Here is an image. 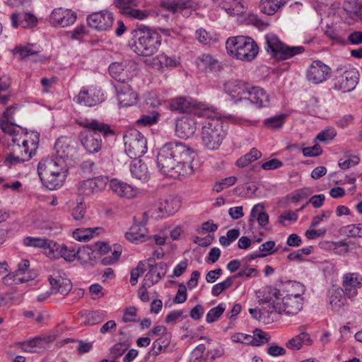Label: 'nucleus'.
Masks as SVG:
<instances>
[{
  "label": "nucleus",
  "instance_id": "nucleus-1",
  "mask_svg": "<svg viewBox=\"0 0 362 362\" xmlns=\"http://www.w3.org/2000/svg\"><path fill=\"white\" fill-rule=\"evenodd\" d=\"M194 151L180 142L165 144L159 151L157 163L160 171L174 179L194 173Z\"/></svg>",
  "mask_w": 362,
  "mask_h": 362
},
{
  "label": "nucleus",
  "instance_id": "nucleus-2",
  "mask_svg": "<svg viewBox=\"0 0 362 362\" xmlns=\"http://www.w3.org/2000/svg\"><path fill=\"white\" fill-rule=\"evenodd\" d=\"M0 127L4 132L12 135V151L6 157V162L16 165L28 160L38 146V134L16 131L13 120L0 119Z\"/></svg>",
  "mask_w": 362,
  "mask_h": 362
},
{
  "label": "nucleus",
  "instance_id": "nucleus-3",
  "mask_svg": "<svg viewBox=\"0 0 362 362\" xmlns=\"http://www.w3.org/2000/svg\"><path fill=\"white\" fill-rule=\"evenodd\" d=\"M80 127L84 128L79 134L81 145L89 153H96L102 148L103 141L100 136L114 135L110 126L95 119H84L78 122Z\"/></svg>",
  "mask_w": 362,
  "mask_h": 362
},
{
  "label": "nucleus",
  "instance_id": "nucleus-4",
  "mask_svg": "<svg viewBox=\"0 0 362 362\" xmlns=\"http://www.w3.org/2000/svg\"><path fill=\"white\" fill-rule=\"evenodd\" d=\"M205 117L200 136L202 144L208 150H218L227 134L226 122L219 117H211L210 110Z\"/></svg>",
  "mask_w": 362,
  "mask_h": 362
},
{
  "label": "nucleus",
  "instance_id": "nucleus-5",
  "mask_svg": "<svg viewBox=\"0 0 362 362\" xmlns=\"http://www.w3.org/2000/svg\"><path fill=\"white\" fill-rule=\"evenodd\" d=\"M37 170L43 185L53 190L62 186L65 180L66 163L64 160L46 158L39 163Z\"/></svg>",
  "mask_w": 362,
  "mask_h": 362
},
{
  "label": "nucleus",
  "instance_id": "nucleus-6",
  "mask_svg": "<svg viewBox=\"0 0 362 362\" xmlns=\"http://www.w3.org/2000/svg\"><path fill=\"white\" fill-rule=\"evenodd\" d=\"M227 53L232 57L243 62L253 61L259 53V47L250 37L238 35L230 37L226 42Z\"/></svg>",
  "mask_w": 362,
  "mask_h": 362
},
{
  "label": "nucleus",
  "instance_id": "nucleus-7",
  "mask_svg": "<svg viewBox=\"0 0 362 362\" xmlns=\"http://www.w3.org/2000/svg\"><path fill=\"white\" fill-rule=\"evenodd\" d=\"M160 35L151 30L139 29L134 32L132 48L141 56H151L155 54L161 44Z\"/></svg>",
  "mask_w": 362,
  "mask_h": 362
},
{
  "label": "nucleus",
  "instance_id": "nucleus-8",
  "mask_svg": "<svg viewBox=\"0 0 362 362\" xmlns=\"http://www.w3.org/2000/svg\"><path fill=\"white\" fill-rule=\"evenodd\" d=\"M266 49L271 55L278 60H285L304 52L301 46L290 47L282 42L279 37L272 33L265 35Z\"/></svg>",
  "mask_w": 362,
  "mask_h": 362
},
{
  "label": "nucleus",
  "instance_id": "nucleus-9",
  "mask_svg": "<svg viewBox=\"0 0 362 362\" xmlns=\"http://www.w3.org/2000/svg\"><path fill=\"white\" fill-rule=\"evenodd\" d=\"M169 109L179 113H189L198 117L206 116L209 112L207 105L189 97H177L169 100Z\"/></svg>",
  "mask_w": 362,
  "mask_h": 362
},
{
  "label": "nucleus",
  "instance_id": "nucleus-10",
  "mask_svg": "<svg viewBox=\"0 0 362 362\" xmlns=\"http://www.w3.org/2000/svg\"><path fill=\"white\" fill-rule=\"evenodd\" d=\"M126 153L132 158L142 156L147 151V141L138 130H128L124 135Z\"/></svg>",
  "mask_w": 362,
  "mask_h": 362
},
{
  "label": "nucleus",
  "instance_id": "nucleus-11",
  "mask_svg": "<svg viewBox=\"0 0 362 362\" xmlns=\"http://www.w3.org/2000/svg\"><path fill=\"white\" fill-rule=\"evenodd\" d=\"M278 294H279V291L274 289V295L276 298V302L273 303L272 309L274 312L279 314L285 313L288 315H294L302 310L303 298L297 299L288 296H282L280 300Z\"/></svg>",
  "mask_w": 362,
  "mask_h": 362
},
{
  "label": "nucleus",
  "instance_id": "nucleus-12",
  "mask_svg": "<svg viewBox=\"0 0 362 362\" xmlns=\"http://www.w3.org/2000/svg\"><path fill=\"white\" fill-rule=\"evenodd\" d=\"M74 100L80 105L93 107L104 101L105 96L100 88L92 86L83 87L74 98Z\"/></svg>",
  "mask_w": 362,
  "mask_h": 362
},
{
  "label": "nucleus",
  "instance_id": "nucleus-13",
  "mask_svg": "<svg viewBox=\"0 0 362 362\" xmlns=\"http://www.w3.org/2000/svg\"><path fill=\"white\" fill-rule=\"evenodd\" d=\"M358 76V72L355 69H350L344 73L338 74L333 79V88L343 93L350 92L356 87Z\"/></svg>",
  "mask_w": 362,
  "mask_h": 362
},
{
  "label": "nucleus",
  "instance_id": "nucleus-14",
  "mask_svg": "<svg viewBox=\"0 0 362 362\" xmlns=\"http://www.w3.org/2000/svg\"><path fill=\"white\" fill-rule=\"evenodd\" d=\"M131 62H114L109 66V73L118 83L129 82L134 75L135 67Z\"/></svg>",
  "mask_w": 362,
  "mask_h": 362
},
{
  "label": "nucleus",
  "instance_id": "nucleus-15",
  "mask_svg": "<svg viewBox=\"0 0 362 362\" xmlns=\"http://www.w3.org/2000/svg\"><path fill=\"white\" fill-rule=\"evenodd\" d=\"M223 87L234 103H238L246 100L250 86L243 81L231 79L226 82Z\"/></svg>",
  "mask_w": 362,
  "mask_h": 362
},
{
  "label": "nucleus",
  "instance_id": "nucleus-16",
  "mask_svg": "<svg viewBox=\"0 0 362 362\" xmlns=\"http://www.w3.org/2000/svg\"><path fill=\"white\" fill-rule=\"evenodd\" d=\"M114 22L112 13L103 10L91 13L87 17L88 25L98 31H105L110 29Z\"/></svg>",
  "mask_w": 362,
  "mask_h": 362
},
{
  "label": "nucleus",
  "instance_id": "nucleus-17",
  "mask_svg": "<svg viewBox=\"0 0 362 362\" xmlns=\"http://www.w3.org/2000/svg\"><path fill=\"white\" fill-rule=\"evenodd\" d=\"M50 291L53 294L66 296L72 288V284L65 273L62 271L54 272L48 278Z\"/></svg>",
  "mask_w": 362,
  "mask_h": 362
},
{
  "label": "nucleus",
  "instance_id": "nucleus-18",
  "mask_svg": "<svg viewBox=\"0 0 362 362\" xmlns=\"http://www.w3.org/2000/svg\"><path fill=\"white\" fill-rule=\"evenodd\" d=\"M107 177H97L80 182L77 185L78 194L83 197H88L98 193L106 187Z\"/></svg>",
  "mask_w": 362,
  "mask_h": 362
},
{
  "label": "nucleus",
  "instance_id": "nucleus-19",
  "mask_svg": "<svg viewBox=\"0 0 362 362\" xmlns=\"http://www.w3.org/2000/svg\"><path fill=\"white\" fill-rule=\"evenodd\" d=\"M330 71L331 69L321 61H313L308 68L306 77L309 82L320 84L328 78Z\"/></svg>",
  "mask_w": 362,
  "mask_h": 362
},
{
  "label": "nucleus",
  "instance_id": "nucleus-20",
  "mask_svg": "<svg viewBox=\"0 0 362 362\" xmlns=\"http://www.w3.org/2000/svg\"><path fill=\"white\" fill-rule=\"evenodd\" d=\"M117 93V98L119 103L122 107H130L136 104L138 94L133 90L128 82L118 83L115 85Z\"/></svg>",
  "mask_w": 362,
  "mask_h": 362
},
{
  "label": "nucleus",
  "instance_id": "nucleus-21",
  "mask_svg": "<svg viewBox=\"0 0 362 362\" xmlns=\"http://www.w3.org/2000/svg\"><path fill=\"white\" fill-rule=\"evenodd\" d=\"M342 286L344 294L349 298L358 295V290L362 288V276L358 272H349L343 275Z\"/></svg>",
  "mask_w": 362,
  "mask_h": 362
},
{
  "label": "nucleus",
  "instance_id": "nucleus-22",
  "mask_svg": "<svg viewBox=\"0 0 362 362\" xmlns=\"http://www.w3.org/2000/svg\"><path fill=\"white\" fill-rule=\"evenodd\" d=\"M55 159L66 161L73 158L76 153L74 142L69 137L59 138L54 145Z\"/></svg>",
  "mask_w": 362,
  "mask_h": 362
},
{
  "label": "nucleus",
  "instance_id": "nucleus-23",
  "mask_svg": "<svg viewBox=\"0 0 362 362\" xmlns=\"http://www.w3.org/2000/svg\"><path fill=\"white\" fill-rule=\"evenodd\" d=\"M76 19V15L74 11L62 8H54L49 17L52 25L62 28L74 24Z\"/></svg>",
  "mask_w": 362,
  "mask_h": 362
},
{
  "label": "nucleus",
  "instance_id": "nucleus-24",
  "mask_svg": "<svg viewBox=\"0 0 362 362\" xmlns=\"http://www.w3.org/2000/svg\"><path fill=\"white\" fill-rule=\"evenodd\" d=\"M109 187L113 194L124 199H134L139 193L138 188L117 179L111 180Z\"/></svg>",
  "mask_w": 362,
  "mask_h": 362
},
{
  "label": "nucleus",
  "instance_id": "nucleus-25",
  "mask_svg": "<svg viewBox=\"0 0 362 362\" xmlns=\"http://www.w3.org/2000/svg\"><path fill=\"white\" fill-rule=\"evenodd\" d=\"M197 129V122L192 117H181L176 121L175 133L181 139H188L194 135Z\"/></svg>",
  "mask_w": 362,
  "mask_h": 362
},
{
  "label": "nucleus",
  "instance_id": "nucleus-26",
  "mask_svg": "<svg viewBox=\"0 0 362 362\" xmlns=\"http://www.w3.org/2000/svg\"><path fill=\"white\" fill-rule=\"evenodd\" d=\"M246 100L258 108L267 107L269 104V96L262 88L258 86L250 87Z\"/></svg>",
  "mask_w": 362,
  "mask_h": 362
},
{
  "label": "nucleus",
  "instance_id": "nucleus-27",
  "mask_svg": "<svg viewBox=\"0 0 362 362\" xmlns=\"http://www.w3.org/2000/svg\"><path fill=\"white\" fill-rule=\"evenodd\" d=\"M196 64L199 70L203 72L219 71L221 68V63L210 54H202L197 59Z\"/></svg>",
  "mask_w": 362,
  "mask_h": 362
},
{
  "label": "nucleus",
  "instance_id": "nucleus-28",
  "mask_svg": "<svg viewBox=\"0 0 362 362\" xmlns=\"http://www.w3.org/2000/svg\"><path fill=\"white\" fill-rule=\"evenodd\" d=\"M12 26L15 28H32L37 23V18L30 13H13L11 16Z\"/></svg>",
  "mask_w": 362,
  "mask_h": 362
},
{
  "label": "nucleus",
  "instance_id": "nucleus-29",
  "mask_svg": "<svg viewBox=\"0 0 362 362\" xmlns=\"http://www.w3.org/2000/svg\"><path fill=\"white\" fill-rule=\"evenodd\" d=\"M148 231L145 225L139 223H134L126 233V238L132 243H142L147 240Z\"/></svg>",
  "mask_w": 362,
  "mask_h": 362
},
{
  "label": "nucleus",
  "instance_id": "nucleus-30",
  "mask_svg": "<svg viewBox=\"0 0 362 362\" xmlns=\"http://www.w3.org/2000/svg\"><path fill=\"white\" fill-rule=\"evenodd\" d=\"M166 267V264L164 263L151 266L144 279L145 285L151 287L158 282L165 275Z\"/></svg>",
  "mask_w": 362,
  "mask_h": 362
},
{
  "label": "nucleus",
  "instance_id": "nucleus-31",
  "mask_svg": "<svg viewBox=\"0 0 362 362\" xmlns=\"http://www.w3.org/2000/svg\"><path fill=\"white\" fill-rule=\"evenodd\" d=\"M193 0H162L163 7L173 13H181L184 10L192 8Z\"/></svg>",
  "mask_w": 362,
  "mask_h": 362
},
{
  "label": "nucleus",
  "instance_id": "nucleus-32",
  "mask_svg": "<svg viewBox=\"0 0 362 362\" xmlns=\"http://www.w3.org/2000/svg\"><path fill=\"white\" fill-rule=\"evenodd\" d=\"M153 60L156 62L154 66L160 71L173 69L180 65V62L176 58L170 57L165 53L159 54Z\"/></svg>",
  "mask_w": 362,
  "mask_h": 362
},
{
  "label": "nucleus",
  "instance_id": "nucleus-33",
  "mask_svg": "<svg viewBox=\"0 0 362 362\" xmlns=\"http://www.w3.org/2000/svg\"><path fill=\"white\" fill-rule=\"evenodd\" d=\"M130 172L132 175L140 180L146 181L150 174L147 165L141 160L134 158L130 164Z\"/></svg>",
  "mask_w": 362,
  "mask_h": 362
},
{
  "label": "nucleus",
  "instance_id": "nucleus-34",
  "mask_svg": "<svg viewBox=\"0 0 362 362\" xmlns=\"http://www.w3.org/2000/svg\"><path fill=\"white\" fill-rule=\"evenodd\" d=\"M180 206L181 204L179 199L168 196L160 199L159 202V210L168 215H173L179 210Z\"/></svg>",
  "mask_w": 362,
  "mask_h": 362
},
{
  "label": "nucleus",
  "instance_id": "nucleus-35",
  "mask_svg": "<svg viewBox=\"0 0 362 362\" xmlns=\"http://www.w3.org/2000/svg\"><path fill=\"white\" fill-rule=\"evenodd\" d=\"M305 293V286L299 282H291L284 286L282 293L279 295L293 298H303Z\"/></svg>",
  "mask_w": 362,
  "mask_h": 362
},
{
  "label": "nucleus",
  "instance_id": "nucleus-36",
  "mask_svg": "<svg viewBox=\"0 0 362 362\" xmlns=\"http://www.w3.org/2000/svg\"><path fill=\"white\" fill-rule=\"evenodd\" d=\"M285 4L284 0H260L259 7L262 13L272 16L276 13Z\"/></svg>",
  "mask_w": 362,
  "mask_h": 362
},
{
  "label": "nucleus",
  "instance_id": "nucleus-37",
  "mask_svg": "<svg viewBox=\"0 0 362 362\" xmlns=\"http://www.w3.org/2000/svg\"><path fill=\"white\" fill-rule=\"evenodd\" d=\"M344 8L351 18L362 21V4L358 0H346Z\"/></svg>",
  "mask_w": 362,
  "mask_h": 362
},
{
  "label": "nucleus",
  "instance_id": "nucleus-38",
  "mask_svg": "<svg viewBox=\"0 0 362 362\" xmlns=\"http://www.w3.org/2000/svg\"><path fill=\"white\" fill-rule=\"evenodd\" d=\"M311 344L312 340L310 334L306 332H302L288 340L286 346L291 350H299L303 345H311Z\"/></svg>",
  "mask_w": 362,
  "mask_h": 362
},
{
  "label": "nucleus",
  "instance_id": "nucleus-39",
  "mask_svg": "<svg viewBox=\"0 0 362 362\" xmlns=\"http://www.w3.org/2000/svg\"><path fill=\"white\" fill-rule=\"evenodd\" d=\"M171 341V334H163L153 343V348L149 352L152 356H158L166 351Z\"/></svg>",
  "mask_w": 362,
  "mask_h": 362
},
{
  "label": "nucleus",
  "instance_id": "nucleus-40",
  "mask_svg": "<svg viewBox=\"0 0 362 362\" xmlns=\"http://www.w3.org/2000/svg\"><path fill=\"white\" fill-rule=\"evenodd\" d=\"M103 230L102 228H77L73 232V238L78 241H88L90 240L95 233L98 234L99 231Z\"/></svg>",
  "mask_w": 362,
  "mask_h": 362
},
{
  "label": "nucleus",
  "instance_id": "nucleus-41",
  "mask_svg": "<svg viewBox=\"0 0 362 362\" xmlns=\"http://www.w3.org/2000/svg\"><path fill=\"white\" fill-rule=\"evenodd\" d=\"M251 217L256 218L259 226L264 227L269 222V215L264 211L262 204L255 205L251 211Z\"/></svg>",
  "mask_w": 362,
  "mask_h": 362
},
{
  "label": "nucleus",
  "instance_id": "nucleus-42",
  "mask_svg": "<svg viewBox=\"0 0 362 362\" xmlns=\"http://www.w3.org/2000/svg\"><path fill=\"white\" fill-rule=\"evenodd\" d=\"M76 258L81 264L91 263L95 259L94 250L90 245H84L76 250Z\"/></svg>",
  "mask_w": 362,
  "mask_h": 362
},
{
  "label": "nucleus",
  "instance_id": "nucleus-43",
  "mask_svg": "<svg viewBox=\"0 0 362 362\" xmlns=\"http://www.w3.org/2000/svg\"><path fill=\"white\" fill-rule=\"evenodd\" d=\"M44 247H42L43 252L50 259H58L60 257L59 250L61 245L49 239H46Z\"/></svg>",
  "mask_w": 362,
  "mask_h": 362
},
{
  "label": "nucleus",
  "instance_id": "nucleus-44",
  "mask_svg": "<svg viewBox=\"0 0 362 362\" xmlns=\"http://www.w3.org/2000/svg\"><path fill=\"white\" fill-rule=\"evenodd\" d=\"M223 7L230 15H239L245 11L247 4L242 0H231L230 6L224 3Z\"/></svg>",
  "mask_w": 362,
  "mask_h": 362
},
{
  "label": "nucleus",
  "instance_id": "nucleus-45",
  "mask_svg": "<svg viewBox=\"0 0 362 362\" xmlns=\"http://www.w3.org/2000/svg\"><path fill=\"white\" fill-rule=\"evenodd\" d=\"M196 38L202 44L211 45L218 40V35L207 32L206 30L199 28L196 31Z\"/></svg>",
  "mask_w": 362,
  "mask_h": 362
},
{
  "label": "nucleus",
  "instance_id": "nucleus-46",
  "mask_svg": "<svg viewBox=\"0 0 362 362\" xmlns=\"http://www.w3.org/2000/svg\"><path fill=\"white\" fill-rule=\"evenodd\" d=\"M122 249L121 245H115L113 249L101 260V264L104 266L112 265L116 263L122 255Z\"/></svg>",
  "mask_w": 362,
  "mask_h": 362
},
{
  "label": "nucleus",
  "instance_id": "nucleus-47",
  "mask_svg": "<svg viewBox=\"0 0 362 362\" xmlns=\"http://www.w3.org/2000/svg\"><path fill=\"white\" fill-rule=\"evenodd\" d=\"M235 279V276H229L224 281L214 284L211 288L212 296L217 297L223 292L230 288L233 286Z\"/></svg>",
  "mask_w": 362,
  "mask_h": 362
},
{
  "label": "nucleus",
  "instance_id": "nucleus-48",
  "mask_svg": "<svg viewBox=\"0 0 362 362\" xmlns=\"http://www.w3.org/2000/svg\"><path fill=\"white\" fill-rule=\"evenodd\" d=\"M346 298L342 296L339 289H332L329 291V304L332 309L338 310L344 305Z\"/></svg>",
  "mask_w": 362,
  "mask_h": 362
},
{
  "label": "nucleus",
  "instance_id": "nucleus-49",
  "mask_svg": "<svg viewBox=\"0 0 362 362\" xmlns=\"http://www.w3.org/2000/svg\"><path fill=\"white\" fill-rule=\"evenodd\" d=\"M270 339V336L268 333L256 329L253 332V336H251V339H250V344L252 346H259L261 344H264L267 343Z\"/></svg>",
  "mask_w": 362,
  "mask_h": 362
},
{
  "label": "nucleus",
  "instance_id": "nucleus-50",
  "mask_svg": "<svg viewBox=\"0 0 362 362\" xmlns=\"http://www.w3.org/2000/svg\"><path fill=\"white\" fill-rule=\"evenodd\" d=\"M30 262L28 259H23L19 263L18 269L15 272L16 280L20 282H25L29 280V277L24 275L29 272Z\"/></svg>",
  "mask_w": 362,
  "mask_h": 362
},
{
  "label": "nucleus",
  "instance_id": "nucleus-51",
  "mask_svg": "<svg viewBox=\"0 0 362 362\" xmlns=\"http://www.w3.org/2000/svg\"><path fill=\"white\" fill-rule=\"evenodd\" d=\"M306 108L308 112L313 116H319L324 111V107L320 104V100L315 97L310 99Z\"/></svg>",
  "mask_w": 362,
  "mask_h": 362
},
{
  "label": "nucleus",
  "instance_id": "nucleus-52",
  "mask_svg": "<svg viewBox=\"0 0 362 362\" xmlns=\"http://www.w3.org/2000/svg\"><path fill=\"white\" fill-rule=\"evenodd\" d=\"M206 346L204 344H201L197 346L191 354V358L189 362H208L204 356Z\"/></svg>",
  "mask_w": 362,
  "mask_h": 362
},
{
  "label": "nucleus",
  "instance_id": "nucleus-53",
  "mask_svg": "<svg viewBox=\"0 0 362 362\" xmlns=\"http://www.w3.org/2000/svg\"><path fill=\"white\" fill-rule=\"evenodd\" d=\"M285 117L284 115H275L264 119V124L268 129H279L283 126Z\"/></svg>",
  "mask_w": 362,
  "mask_h": 362
},
{
  "label": "nucleus",
  "instance_id": "nucleus-54",
  "mask_svg": "<svg viewBox=\"0 0 362 362\" xmlns=\"http://www.w3.org/2000/svg\"><path fill=\"white\" fill-rule=\"evenodd\" d=\"M42 339L41 338H34L25 341L21 342L19 346L26 352H34L36 348L40 347Z\"/></svg>",
  "mask_w": 362,
  "mask_h": 362
},
{
  "label": "nucleus",
  "instance_id": "nucleus-55",
  "mask_svg": "<svg viewBox=\"0 0 362 362\" xmlns=\"http://www.w3.org/2000/svg\"><path fill=\"white\" fill-rule=\"evenodd\" d=\"M13 52L15 54H18L21 59H25L29 56L35 55L38 53V51L33 49V45L16 47Z\"/></svg>",
  "mask_w": 362,
  "mask_h": 362
},
{
  "label": "nucleus",
  "instance_id": "nucleus-56",
  "mask_svg": "<svg viewBox=\"0 0 362 362\" xmlns=\"http://www.w3.org/2000/svg\"><path fill=\"white\" fill-rule=\"evenodd\" d=\"M225 309V306L223 303H221L218 306L211 308L206 314V322L209 323H212L216 321L222 315Z\"/></svg>",
  "mask_w": 362,
  "mask_h": 362
},
{
  "label": "nucleus",
  "instance_id": "nucleus-57",
  "mask_svg": "<svg viewBox=\"0 0 362 362\" xmlns=\"http://www.w3.org/2000/svg\"><path fill=\"white\" fill-rule=\"evenodd\" d=\"M86 212V206L83 199L77 202L76 205L71 209V216L76 221L82 220Z\"/></svg>",
  "mask_w": 362,
  "mask_h": 362
},
{
  "label": "nucleus",
  "instance_id": "nucleus-58",
  "mask_svg": "<svg viewBox=\"0 0 362 362\" xmlns=\"http://www.w3.org/2000/svg\"><path fill=\"white\" fill-rule=\"evenodd\" d=\"M259 252L261 254L258 255L259 257H264L269 255H272L277 252V248L276 247V243L273 240L267 241L263 244H262L259 247Z\"/></svg>",
  "mask_w": 362,
  "mask_h": 362
},
{
  "label": "nucleus",
  "instance_id": "nucleus-59",
  "mask_svg": "<svg viewBox=\"0 0 362 362\" xmlns=\"http://www.w3.org/2000/svg\"><path fill=\"white\" fill-rule=\"evenodd\" d=\"M10 86L9 81L0 78V104L1 105H6L10 100L11 94L10 93H4L9 89Z\"/></svg>",
  "mask_w": 362,
  "mask_h": 362
},
{
  "label": "nucleus",
  "instance_id": "nucleus-60",
  "mask_svg": "<svg viewBox=\"0 0 362 362\" xmlns=\"http://www.w3.org/2000/svg\"><path fill=\"white\" fill-rule=\"evenodd\" d=\"M47 238H40V237H31L27 236L23 238V243L24 245L27 247H33L35 248L42 249L44 247L45 240Z\"/></svg>",
  "mask_w": 362,
  "mask_h": 362
},
{
  "label": "nucleus",
  "instance_id": "nucleus-61",
  "mask_svg": "<svg viewBox=\"0 0 362 362\" xmlns=\"http://www.w3.org/2000/svg\"><path fill=\"white\" fill-rule=\"evenodd\" d=\"M60 257L66 261L73 262L76 258V250L73 247L62 245L59 250Z\"/></svg>",
  "mask_w": 362,
  "mask_h": 362
},
{
  "label": "nucleus",
  "instance_id": "nucleus-62",
  "mask_svg": "<svg viewBox=\"0 0 362 362\" xmlns=\"http://www.w3.org/2000/svg\"><path fill=\"white\" fill-rule=\"evenodd\" d=\"M122 14L137 20H144L148 16L146 11L135 8V7H129V8L123 11Z\"/></svg>",
  "mask_w": 362,
  "mask_h": 362
},
{
  "label": "nucleus",
  "instance_id": "nucleus-63",
  "mask_svg": "<svg viewBox=\"0 0 362 362\" xmlns=\"http://www.w3.org/2000/svg\"><path fill=\"white\" fill-rule=\"evenodd\" d=\"M237 181V177L235 176H230L226 177L218 182H216L214 186V190L220 192L224 189H226L233 185Z\"/></svg>",
  "mask_w": 362,
  "mask_h": 362
},
{
  "label": "nucleus",
  "instance_id": "nucleus-64",
  "mask_svg": "<svg viewBox=\"0 0 362 362\" xmlns=\"http://www.w3.org/2000/svg\"><path fill=\"white\" fill-rule=\"evenodd\" d=\"M146 271V265L144 263L140 262L136 267L134 268L131 272L130 283L132 286L137 284L138 279Z\"/></svg>",
  "mask_w": 362,
  "mask_h": 362
}]
</instances>
